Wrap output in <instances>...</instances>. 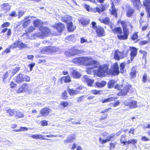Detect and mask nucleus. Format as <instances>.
<instances>
[{"instance_id":"obj_1","label":"nucleus","mask_w":150,"mask_h":150,"mask_svg":"<svg viewBox=\"0 0 150 150\" xmlns=\"http://www.w3.org/2000/svg\"><path fill=\"white\" fill-rule=\"evenodd\" d=\"M72 62L76 64L87 66H89L90 65H92L93 67L91 69L97 68L98 65V62L97 61L93 60L91 58L87 57L75 58L72 59Z\"/></svg>"},{"instance_id":"obj_2","label":"nucleus","mask_w":150,"mask_h":150,"mask_svg":"<svg viewBox=\"0 0 150 150\" xmlns=\"http://www.w3.org/2000/svg\"><path fill=\"white\" fill-rule=\"evenodd\" d=\"M109 65L104 64L100 65L97 69L95 71L97 75L99 77H105L107 76L110 75Z\"/></svg>"},{"instance_id":"obj_3","label":"nucleus","mask_w":150,"mask_h":150,"mask_svg":"<svg viewBox=\"0 0 150 150\" xmlns=\"http://www.w3.org/2000/svg\"><path fill=\"white\" fill-rule=\"evenodd\" d=\"M41 33H38L37 35L40 38H43L45 37H47L52 34L51 31L47 27H41L40 28Z\"/></svg>"},{"instance_id":"obj_4","label":"nucleus","mask_w":150,"mask_h":150,"mask_svg":"<svg viewBox=\"0 0 150 150\" xmlns=\"http://www.w3.org/2000/svg\"><path fill=\"white\" fill-rule=\"evenodd\" d=\"M117 25L120 24L122 28L123 35H119L120 38L127 37L129 34V29L127 28V22L126 21L119 19L117 22Z\"/></svg>"},{"instance_id":"obj_5","label":"nucleus","mask_w":150,"mask_h":150,"mask_svg":"<svg viewBox=\"0 0 150 150\" xmlns=\"http://www.w3.org/2000/svg\"><path fill=\"white\" fill-rule=\"evenodd\" d=\"M132 86L131 85L127 84L125 85L123 88L117 93V95L118 96H126L127 95V93L129 91H132Z\"/></svg>"},{"instance_id":"obj_6","label":"nucleus","mask_w":150,"mask_h":150,"mask_svg":"<svg viewBox=\"0 0 150 150\" xmlns=\"http://www.w3.org/2000/svg\"><path fill=\"white\" fill-rule=\"evenodd\" d=\"M82 51L76 49L75 47H71L68 51L65 52V55L68 57L74 56L81 53Z\"/></svg>"},{"instance_id":"obj_7","label":"nucleus","mask_w":150,"mask_h":150,"mask_svg":"<svg viewBox=\"0 0 150 150\" xmlns=\"http://www.w3.org/2000/svg\"><path fill=\"white\" fill-rule=\"evenodd\" d=\"M112 32L115 34L117 35V38L120 40H127L129 36H127V37L120 38L119 35H123V31L122 32V30L120 27H115L113 29H112Z\"/></svg>"},{"instance_id":"obj_8","label":"nucleus","mask_w":150,"mask_h":150,"mask_svg":"<svg viewBox=\"0 0 150 150\" xmlns=\"http://www.w3.org/2000/svg\"><path fill=\"white\" fill-rule=\"evenodd\" d=\"M30 80V79L28 76L20 73L17 76L16 79V82L20 83L24 81L27 82H29Z\"/></svg>"},{"instance_id":"obj_9","label":"nucleus","mask_w":150,"mask_h":150,"mask_svg":"<svg viewBox=\"0 0 150 150\" xmlns=\"http://www.w3.org/2000/svg\"><path fill=\"white\" fill-rule=\"evenodd\" d=\"M59 48L55 46H51L45 47L42 50V52L43 53H53L59 50Z\"/></svg>"},{"instance_id":"obj_10","label":"nucleus","mask_w":150,"mask_h":150,"mask_svg":"<svg viewBox=\"0 0 150 150\" xmlns=\"http://www.w3.org/2000/svg\"><path fill=\"white\" fill-rule=\"evenodd\" d=\"M125 57L124 51L121 52L117 49L115 51L114 59L115 60L119 61L120 59H122Z\"/></svg>"},{"instance_id":"obj_11","label":"nucleus","mask_w":150,"mask_h":150,"mask_svg":"<svg viewBox=\"0 0 150 150\" xmlns=\"http://www.w3.org/2000/svg\"><path fill=\"white\" fill-rule=\"evenodd\" d=\"M110 75L115 76L118 75L119 73V66L117 62H115L114 64L112 69H110Z\"/></svg>"},{"instance_id":"obj_12","label":"nucleus","mask_w":150,"mask_h":150,"mask_svg":"<svg viewBox=\"0 0 150 150\" xmlns=\"http://www.w3.org/2000/svg\"><path fill=\"white\" fill-rule=\"evenodd\" d=\"M29 88L28 84L25 83L23 84L18 89L16 90V92L17 93H24L26 91L29 92L30 90Z\"/></svg>"},{"instance_id":"obj_13","label":"nucleus","mask_w":150,"mask_h":150,"mask_svg":"<svg viewBox=\"0 0 150 150\" xmlns=\"http://www.w3.org/2000/svg\"><path fill=\"white\" fill-rule=\"evenodd\" d=\"M95 31L98 37H102L105 35V29L101 26H98V27L95 30Z\"/></svg>"},{"instance_id":"obj_14","label":"nucleus","mask_w":150,"mask_h":150,"mask_svg":"<svg viewBox=\"0 0 150 150\" xmlns=\"http://www.w3.org/2000/svg\"><path fill=\"white\" fill-rule=\"evenodd\" d=\"M52 27L56 29L59 33H61L65 29L64 24L62 23H56L52 26Z\"/></svg>"},{"instance_id":"obj_15","label":"nucleus","mask_w":150,"mask_h":150,"mask_svg":"<svg viewBox=\"0 0 150 150\" xmlns=\"http://www.w3.org/2000/svg\"><path fill=\"white\" fill-rule=\"evenodd\" d=\"M143 5L145 7L146 11L147 12V17H150V0H144Z\"/></svg>"},{"instance_id":"obj_16","label":"nucleus","mask_w":150,"mask_h":150,"mask_svg":"<svg viewBox=\"0 0 150 150\" xmlns=\"http://www.w3.org/2000/svg\"><path fill=\"white\" fill-rule=\"evenodd\" d=\"M130 60L132 61L134 58L136 56L137 53V49L134 47H130Z\"/></svg>"},{"instance_id":"obj_17","label":"nucleus","mask_w":150,"mask_h":150,"mask_svg":"<svg viewBox=\"0 0 150 150\" xmlns=\"http://www.w3.org/2000/svg\"><path fill=\"white\" fill-rule=\"evenodd\" d=\"M106 9V6L104 4H100V8L96 7L95 8L92 9V11L94 13L98 12L100 13L101 12L104 11Z\"/></svg>"},{"instance_id":"obj_18","label":"nucleus","mask_w":150,"mask_h":150,"mask_svg":"<svg viewBox=\"0 0 150 150\" xmlns=\"http://www.w3.org/2000/svg\"><path fill=\"white\" fill-rule=\"evenodd\" d=\"M115 136V134L113 133L111 134L109 136L107 137V139H102L101 137L99 139V141L101 144H103L108 142L110 141L111 139L113 138Z\"/></svg>"},{"instance_id":"obj_19","label":"nucleus","mask_w":150,"mask_h":150,"mask_svg":"<svg viewBox=\"0 0 150 150\" xmlns=\"http://www.w3.org/2000/svg\"><path fill=\"white\" fill-rule=\"evenodd\" d=\"M51 110L48 107H44L42 108L40 111V113L43 116H45L48 115Z\"/></svg>"},{"instance_id":"obj_20","label":"nucleus","mask_w":150,"mask_h":150,"mask_svg":"<svg viewBox=\"0 0 150 150\" xmlns=\"http://www.w3.org/2000/svg\"><path fill=\"white\" fill-rule=\"evenodd\" d=\"M134 10L130 6H127L126 8V15L128 17L132 16L134 14Z\"/></svg>"},{"instance_id":"obj_21","label":"nucleus","mask_w":150,"mask_h":150,"mask_svg":"<svg viewBox=\"0 0 150 150\" xmlns=\"http://www.w3.org/2000/svg\"><path fill=\"white\" fill-rule=\"evenodd\" d=\"M111 9H109L110 14L114 16L115 17H117V10L115 8L114 3L112 2L111 4Z\"/></svg>"},{"instance_id":"obj_22","label":"nucleus","mask_w":150,"mask_h":150,"mask_svg":"<svg viewBox=\"0 0 150 150\" xmlns=\"http://www.w3.org/2000/svg\"><path fill=\"white\" fill-rule=\"evenodd\" d=\"M59 81L61 84H62L63 82L65 83H68L71 81L70 76L68 75L61 77L59 79Z\"/></svg>"},{"instance_id":"obj_23","label":"nucleus","mask_w":150,"mask_h":150,"mask_svg":"<svg viewBox=\"0 0 150 150\" xmlns=\"http://www.w3.org/2000/svg\"><path fill=\"white\" fill-rule=\"evenodd\" d=\"M83 79L84 81L86 82L87 85L90 86H93V84L94 82V80L89 79L86 75L83 76Z\"/></svg>"},{"instance_id":"obj_24","label":"nucleus","mask_w":150,"mask_h":150,"mask_svg":"<svg viewBox=\"0 0 150 150\" xmlns=\"http://www.w3.org/2000/svg\"><path fill=\"white\" fill-rule=\"evenodd\" d=\"M131 1L134 8L138 9L141 7L142 4L140 0H131Z\"/></svg>"},{"instance_id":"obj_25","label":"nucleus","mask_w":150,"mask_h":150,"mask_svg":"<svg viewBox=\"0 0 150 150\" xmlns=\"http://www.w3.org/2000/svg\"><path fill=\"white\" fill-rule=\"evenodd\" d=\"M2 10L6 12L9 11L11 9V6L9 3H4L1 5Z\"/></svg>"},{"instance_id":"obj_26","label":"nucleus","mask_w":150,"mask_h":150,"mask_svg":"<svg viewBox=\"0 0 150 150\" xmlns=\"http://www.w3.org/2000/svg\"><path fill=\"white\" fill-rule=\"evenodd\" d=\"M16 112V109L9 108L6 110V113H7V115L9 117H11L15 116Z\"/></svg>"},{"instance_id":"obj_27","label":"nucleus","mask_w":150,"mask_h":150,"mask_svg":"<svg viewBox=\"0 0 150 150\" xmlns=\"http://www.w3.org/2000/svg\"><path fill=\"white\" fill-rule=\"evenodd\" d=\"M124 103L126 106H128L131 109L135 108L137 106V102L134 100H132L128 103Z\"/></svg>"},{"instance_id":"obj_28","label":"nucleus","mask_w":150,"mask_h":150,"mask_svg":"<svg viewBox=\"0 0 150 150\" xmlns=\"http://www.w3.org/2000/svg\"><path fill=\"white\" fill-rule=\"evenodd\" d=\"M71 75L73 78L75 79H79L81 76L80 73L75 69L72 70L71 73Z\"/></svg>"},{"instance_id":"obj_29","label":"nucleus","mask_w":150,"mask_h":150,"mask_svg":"<svg viewBox=\"0 0 150 150\" xmlns=\"http://www.w3.org/2000/svg\"><path fill=\"white\" fill-rule=\"evenodd\" d=\"M76 89L77 94L83 93L86 90V87L81 85L77 87Z\"/></svg>"},{"instance_id":"obj_30","label":"nucleus","mask_w":150,"mask_h":150,"mask_svg":"<svg viewBox=\"0 0 150 150\" xmlns=\"http://www.w3.org/2000/svg\"><path fill=\"white\" fill-rule=\"evenodd\" d=\"M137 71L135 67H133L129 73V76L131 79H134L137 76Z\"/></svg>"},{"instance_id":"obj_31","label":"nucleus","mask_w":150,"mask_h":150,"mask_svg":"<svg viewBox=\"0 0 150 150\" xmlns=\"http://www.w3.org/2000/svg\"><path fill=\"white\" fill-rule=\"evenodd\" d=\"M76 139L75 135L74 134H72L68 137L66 140L64 141V142L66 144L74 142Z\"/></svg>"},{"instance_id":"obj_32","label":"nucleus","mask_w":150,"mask_h":150,"mask_svg":"<svg viewBox=\"0 0 150 150\" xmlns=\"http://www.w3.org/2000/svg\"><path fill=\"white\" fill-rule=\"evenodd\" d=\"M67 27L68 30L70 32L73 31L76 29V27L73 25L71 21L67 24Z\"/></svg>"},{"instance_id":"obj_33","label":"nucleus","mask_w":150,"mask_h":150,"mask_svg":"<svg viewBox=\"0 0 150 150\" xmlns=\"http://www.w3.org/2000/svg\"><path fill=\"white\" fill-rule=\"evenodd\" d=\"M98 20L100 23L106 25H108L110 22V19L108 17H106L103 18H99Z\"/></svg>"},{"instance_id":"obj_34","label":"nucleus","mask_w":150,"mask_h":150,"mask_svg":"<svg viewBox=\"0 0 150 150\" xmlns=\"http://www.w3.org/2000/svg\"><path fill=\"white\" fill-rule=\"evenodd\" d=\"M106 84L105 81H102L100 82H96L95 83V86L98 88H101L104 87Z\"/></svg>"},{"instance_id":"obj_35","label":"nucleus","mask_w":150,"mask_h":150,"mask_svg":"<svg viewBox=\"0 0 150 150\" xmlns=\"http://www.w3.org/2000/svg\"><path fill=\"white\" fill-rule=\"evenodd\" d=\"M79 22L83 25H88L90 23V21L88 19L81 18L79 21Z\"/></svg>"},{"instance_id":"obj_36","label":"nucleus","mask_w":150,"mask_h":150,"mask_svg":"<svg viewBox=\"0 0 150 150\" xmlns=\"http://www.w3.org/2000/svg\"><path fill=\"white\" fill-rule=\"evenodd\" d=\"M45 136H43L41 134H36L32 135L31 137L34 139H41L42 140H49L48 139H46L45 138Z\"/></svg>"},{"instance_id":"obj_37","label":"nucleus","mask_w":150,"mask_h":150,"mask_svg":"<svg viewBox=\"0 0 150 150\" xmlns=\"http://www.w3.org/2000/svg\"><path fill=\"white\" fill-rule=\"evenodd\" d=\"M138 32H134L132 34V35L131 36V39L133 41H135L136 42L138 41L139 40H138L139 36L138 35Z\"/></svg>"},{"instance_id":"obj_38","label":"nucleus","mask_w":150,"mask_h":150,"mask_svg":"<svg viewBox=\"0 0 150 150\" xmlns=\"http://www.w3.org/2000/svg\"><path fill=\"white\" fill-rule=\"evenodd\" d=\"M116 81L113 80L111 79L109 81L108 83L107 87L109 88H113L114 86L115 83L116 82Z\"/></svg>"},{"instance_id":"obj_39","label":"nucleus","mask_w":150,"mask_h":150,"mask_svg":"<svg viewBox=\"0 0 150 150\" xmlns=\"http://www.w3.org/2000/svg\"><path fill=\"white\" fill-rule=\"evenodd\" d=\"M8 30L7 33L6 34V36L9 38L11 34V29H8L7 28H6L3 29L0 32L1 34L4 33Z\"/></svg>"},{"instance_id":"obj_40","label":"nucleus","mask_w":150,"mask_h":150,"mask_svg":"<svg viewBox=\"0 0 150 150\" xmlns=\"http://www.w3.org/2000/svg\"><path fill=\"white\" fill-rule=\"evenodd\" d=\"M16 113L15 115V117L17 118H23L24 117V115L23 113L19 111L16 109Z\"/></svg>"},{"instance_id":"obj_41","label":"nucleus","mask_w":150,"mask_h":150,"mask_svg":"<svg viewBox=\"0 0 150 150\" xmlns=\"http://www.w3.org/2000/svg\"><path fill=\"white\" fill-rule=\"evenodd\" d=\"M117 98H114L113 97H110L109 98L104 99L102 100H101V102L103 103L109 102L110 101H112L114 100L115 99H117Z\"/></svg>"},{"instance_id":"obj_42","label":"nucleus","mask_w":150,"mask_h":150,"mask_svg":"<svg viewBox=\"0 0 150 150\" xmlns=\"http://www.w3.org/2000/svg\"><path fill=\"white\" fill-rule=\"evenodd\" d=\"M21 67H16L15 68L13 69L10 71L11 72L12 76L16 74L20 70Z\"/></svg>"},{"instance_id":"obj_43","label":"nucleus","mask_w":150,"mask_h":150,"mask_svg":"<svg viewBox=\"0 0 150 150\" xmlns=\"http://www.w3.org/2000/svg\"><path fill=\"white\" fill-rule=\"evenodd\" d=\"M142 81L144 83H146L147 81L149 82L150 81V79H148L147 74L146 73H144L143 75Z\"/></svg>"},{"instance_id":"obj_44","label":"nucleus","mask_w":150,"mask_h":150,"mask_svg":"<svg viewBox=\"0 0 150 150\" xmlns=\"http://www.w3.org/2000/svg\"><path fill=\"white\" fill-rule=\"evenodd\" d=\"M67 90L69 94L71 96L75 95L77 94L76 89L74 90L73 89H69Z\"/></svg>"},{"instance_id":"obj_45","label":"nucleus","mask_w":150,"mask_h":150,"mask_svg":"<svg viewBox=\"0 0 150 150\" xmlns=\"http://www.w3.org/2000/svg\"><path fill=\"white\" fill-rule=\"evenodd\" d=\"M120 71L121 73L123 74L124 72L125 64L124 62L121 63L120 64Z\"/></svg>"},{"instance_id":"obj_46","label":"nucleus","mask_w":150,"mask_h":150,"mask_svg":"<svg viewBox=\"0 0 150 150\" xmlns=\"http://www.w3.org/2000/svg\"><path fill=\"white\" fill-rule=\"evenodd\" d=\"M137 139H132L130 140H128L127 142V144H132L133 145H134L137 143Z\"/></svg>"},{"instance_id":"obj_47","label":"nucleus","mask_w":150,"mask_h":150,"mask_svg":"<svg viewBox=\"0 0 150 150\" xmlns=\"http://www.w3.org/2000/svg\"><path fill=\"white\" fill-rule=\"evenodd\" d=\"M102 91L101 90H98L96 89H93L91 91L92 93L94 95H100Z\"/></svg>"},{"instance_id":"obj_48","label":"nucleus","mask_w":150,"mask_h":150,"mask_svg":"<svg viewBox=\"0 0 150 150\" xmlns=\"http://www.w3.org/2000/svg\"><path fill=\"white\" fill-rule=\"evenodd\" d=\"M28 130V128L25 127H21L19 129H15L13 130V131L16 132H20L22 131H25Z\"/></svg>"},{"instance_id":"obj_49","label":"nucleus","mask_w":150,"mask_h":150,"mask_svg":"<svg viewBox=\"0 0 150 150\" xmlns=\"http://www.w3.org/2000/svg\"><path fill=\"white\" fill-rule=\"evenodd\" d=\"M60 105L63 108H65L69 105V103L67 101H62L60 103Z\"/></svg>"},{"instance_id":"obj_50","label":"nucleus","mask_w":150,"mask_h":150,"mask_svg":"<svg viewBox=\"0 0 150 150\" xmlns=\"http://www.w3.org/2000/svg\"><path fill=\"white\" fill-rule=\"evenodd\" d=\"M61 20L62 22L66 23L67 24L68 22L71 20V19H69V17H62Z\"/></svg>"},{"instance_id":"obj_51","label":"nucleus","mask_w":150,"mask_h":150,"mask_svg":"<svg viewBox=\"0 0 150 150\" xmlns=\"http://www.w3.org/2000/svg\"><path fill=\"white\" fill-rule=\"evenodd\" d=\"M35 29L34 27L32 26H31L28 27L26 32L27 33H30L33 31Z\"/></svg>"},{"instance_id":"obj_52","label":"nucleus","mask_w":150,"mask_h":150,"mask_svg":"<svg viewBox=\"0 0 150 150\" xmlns=\"http://www.w3.org/2000/svg\"><path fill=\"white\" fill-rule=\"evenodd\" d=\"M30 19H28L24 21L22 25L23 27L24 28L26 27L30 24Z\"/></svg>"},{"instance_id":"obj_53","label":"nucleus","mask_w":150,"mask_h":150,"mask_svg":"<svg viewBox=\"0 0 150 150\" xmlns=\"http://www.w3.org/2000/svg\"><path fill=\"white\" fill-rule=\"evenodd\" d=\"M62 99L64 100H66L67 98V94L66 91H64V92L62 93Z\"/></svg>"},{"instance_id":"obj_54","label":"nucleus","mask_w":150,"mask_h":150,"mask_svg":"<svg viewBox=\"0 0 150 150\" xmlns=\"http://www.w3.org/2000/svg\"><path fill=\"white\" fill-rule=\"evenodd\" d=\"M27 47L26 44H25L23 42H20L18 48L20 50H22L23 49L26 48Z\"/></svg>"},{"instance_id":"obj_55","label":"nucleus","mask_w":150,"mask_h":150,"mask_svg":"<svg viewBox=\"0 0 150 150\" xmlns=\"http://www.w3.org/2000/svg\"><path fill=\"white\" fill-rule=\"evenodd\" d=\"M40 125L42 126H47L48 125V121L46 120H43L40 122Z\"/></svg>"},{"instance_id":"obj_56","label":"nucleus","mask_w":150,"mask_h":150,"mask_svg":"<svg viewBox=\"0 0 150 150\" xmlns=\"http://www.w3.org/2000/svg\"><path fill=\"white\" fill-rule=\"evenodd\" d=\"M122 86L123 85L117 84L115 85L114 88L115 89L120 91L122 87Z\"/></svg>"},{"instance_id":"obj_57","label":"nucleus","mask_w":150,"mask_h":150,"mask_svg":"<svg viewBox=\"0 0 150 150\" xmlns=\"http://www.w3.org/2000/svg\"><path fill=\"white\" fill-rule=\"evenodd\" d=\"M20 41L19 40H17L13 43V48H19Z\"/></svg>"},{"instance_id":"obj_58","label":"nucleus","mask_w":150,"mask_h":150,"mask_svg":"<svg viewBox=\"0 0 150 150\" xmlns=\"http://www.w3.org/2000/svg\"><path fill=\"white\" fill-rule=\"evenodd\" d=\"M149 42L148 40H144L140 41L139 42V44L140 45L143 46L147 44Z\"/></svg>"},{"instance_id":"obj_59","label":"nucleus","mask_w":150,"mask_h":150,"mask_svg":"<svg viewBox=\"0 0 150 150\" xmlns=\"http://www.w3.org/2000/svg\"><path fill=\"white\" fill-rule=\"evenodd\" d=\"M10 87L11 88L13 89L16 88L17 86V84L13 81H12L10 84Z\"/></svg>"},{"instance_id":"obj_60","label":"nucleus","mask_w":150,"mask_h":150,"mask_svg":"<svg viewBox=\"0 0 150 150\" xmlns=\"http://www.w3.org/2000/svg\"><path fill=\"white\" fill-rule=\"evenodd\" d=\"M10 23L8 22L4 23L1 26V28H5L8 27L10 25Z\"/></svg>"},{"instance_id":"obj_61","label":"nucleus","mask_w":150,"mask_h":150,"mask_svg":"<svg viewBox=\"0 0 150 150\" xmlns=\"http://www.w3.org/2000/svg\"><path fill=\"white\" fill-rule=\"evenodd\" d=\"M90 66H91V67L90 68H87L86 70V72L88 74H91L92 73L91 70L93 69H91V68L93 67V65H90L89 67Z\"/></svg>"},{"instance_id":"obj_62","label":"nucleus","mask_w":150,"mask_h":150,"mask_svg":"<svg viewBox=\"0 0 150 150\" xmlns=\"http://www.w3.org/2000/svg\"><path fill=\"white\" fill-rule=\"evenodd\" d=\"M9 76L8 72H6L4 74V77L3 78V80L4 82L6 81V79L8 78Z\"/></svg>"},{"instance_id":"obj_63","label":"nucleus","mask_w":150,"mask_h":150,"mask_svg":"<svg viewBox=\"0 0 150 150\" xmlns=\"http://www.w3.org/2000/svg\"><path fill=\"white\" fill-rule=\"evenodd\" d=\"M33 23L35 27H38L40 25L39 21L38 20H36L33 21Z\"/></svg>"},{"instance_id":"obj_64","label":"nucleus","mask_w":150,"mask_h":150,"mask_svg":"<svg viewBox=\"0 0 150 150\" xmlns=\"http://www.w3.org/2000/svg\"><path fill=\"white\" fill-rule=\"evenodd\" d=\"M140 53L143 55V57L145 58L147 55V52L146 51H143L142 50H140L139 51Z\"/></svg>"}]
</instances>
